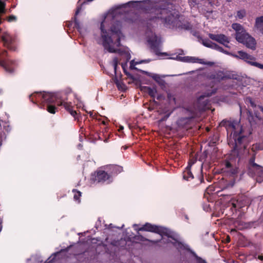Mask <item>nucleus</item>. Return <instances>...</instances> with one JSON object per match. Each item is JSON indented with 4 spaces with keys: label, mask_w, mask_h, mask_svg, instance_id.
<instances>
[{
    "label": "nucleus",
    "mask_w": 263,
    "mask_h": 263,
    "mask_svg": "<svg viewBox=\"0 0 263 263\" xmlns=\"http://www.w3.org/2000/svg\"><path fill=\"white\" fill-rule=\"evenodd\" d=\"M30 101L41 108H46L50 114H54L58 110L55 105L60 106L61 101H64L59 93L34 92L29 96Z\"/></svg>",
    "instance_id": "obj_4"
},
{
    "label": "nucleus",
    "mask_w": 263,
    "mask_h": 263,
    "mask_svg": "<svg viewBox=\"0 0 263 263\" xmlns=\"http://www.w3.org/2000/svg\"><path fill=\"white\" fill-rule=\"evenodd\" d=\"M110 175L103 170H98L91 175V180L93 183H103L110 178Z\"/></svg>",
    "instance_id": "obj_10"
},
{
    "label": "nucleus",
    "mask_w": 263,
    "mask_h": 263,
    "mask_svg": "<svg viewBox=\"0 0 263 263\" xmlns=\"http://www.w3.org/2000/svg\"><path fill=\"white\" fill-rule=\"evenodd\" d=\"M151 61H152L151 59L143 60H141V61H140L139 62L135 63V65H137V64H141V63H147L150 62Z\"/></svg>",
    "instance_id": "obj_38"
},
{
    "label": "nucleus",
    "mask_w": 263,
    "mask_h": 263,
    "mask_svg": "<svg viewBox=\"0 0 263 263\" xmlns=\"http://www.w3.org/2000/svg\"><path fill=\"white\" fill-rule=\"evenodd\" d=\"M6 4L4 2H2L0 1V13H4L5 12V8Z\"/></svg>",
    "instance_id": "obj_33"
},
{
    "label": "nucleus",
    "mask_w": 263,
    "mask_h": 263,
    "mask_svg": "<svg viewBox=\"0 0 263 263\" xmlns=\"http://www.w3.org/2000/svg\"><path fill=\"white\" fill-rule=\"evenodd\" d=\"M147 1V0H145V1H143V2H146Z\"/></svg>",
    "instance_id": "obj_57"
},
{
    "label": "nucleus",
    "mask_w": 263,
    "mask_h": 263,
    "mask_svg": "<svg viewBox=\"0 0 263 263\" xmlns=\"http://www.w3.org/2000/svg\"><path fill=\"white\" fill-rule=\"evenodd\" d=\"M225 166L226 168H229L232 167V164H231V162H230L228 161H227L225 163Z\"/></svg>",
    "instance_id": "obj_40"
},
{
    "label": "nucleus",
    "mask_w": 263,
    "mask_h": 263,
    "mask_svg": "<svg viewBox=\"0 0 263 263\" xmlns=\"http://www.w3.org/2000/svg\"><path fill=\"white\" fill-rule=\"evenodd\" d=\"M159 226L146 222L142 227L135 229L137 231H147L157 234Z\"/></svg>",
    "instance_id": "obj_18"
},
{
    "label": "nucleus",
    "mask_w": 263,
    "mask_h": 263,
    "mask_svg": "<svg viewBox=\"0 0 263 263\" xmlns=\"http://www.w3.org/2000/svg\"><path fill=\"white\" fill-rule=\"evenodd\" d=\"M209 37L212 40L215 41L223 45L227 48H230L229 43H230L229 38L223 34H214L212 33L209 34Z\"/></svg>",
    "instance_id": "obj_12"
},
{
    "label": "nucleus",
    "mask_w": 263,
    "mask_h": 263,
    "mask_svg": "<svg viewBox=\"0 0 263 263\" xmlns=\"http://www.w3.org/2000/svg\"><path fill=\"white\" fill-rule=\"evenodd\" d=\"M191 118H181L178 121V124L179 126L183 128H187L186 125L190 121Z\"/></svg>",
    "instance_id": "obj_27"
},
{
    "label": "nucleus",
    "mask_w": 263,
    "mask_h": 263,
    "mask_svg": "<svg viewBox=\"0 0 263 263\" xmlns=\"http://www.w3.org/2000/svg\"><path fill=\"white\" fill-rule=\"evenodd\" d=\"M133 63H134V61H131V63H130V67H131V68H132V66H133Z\"/></svg>",
    "instance_id": "obj_51"
},
{
    "label": "nucleus",
    "mask_w": 263,
    "mask_h": 263,
    "mask_svg": "<svg viewBox=\"0 0 263 263\" xmlns=\"http://www.w3.org/2000/svg\"><path fill=\"white\" fill-rule=\"evenodd\" d=\"M202 44L208 48H211L212 49H214L217 50V51H219L221 52L226 53L227 54H229L230 53L224 50L222 47L219 46L218 45L213 43L212 41H211L210 40L208 39H204L202 40Z\"/></svg>",
    "instance_id": "obj_15"
},
{
    "label": "nucleus",
    "mask_w": 263,
    "mask_h": 263,
    "mask_svg": "<svg viewBox=\"0 0 263 263\" xmlns=\"http://www.w3.org/2000/svg\"><path fill=\"white\" fill-rule=\"evenodd\" d=\"M7 20L9 22L15 21L16 20V17L13 15H10L8 16Z\"/></svg>",
    "instance_id": "obj_36"
},
{
    "label": "nucleus",
    "mask_w": 263,
    "mask_h": 263,
    "mask_svg": "<svg viewBox=\"0 0 263 263\" xmlns=\"http://www.w3.org/2000/svg\"><path fill=\"white\" fill-rule=\"evenodd\" d=\"M251 149L254 153H255L256 151L263 150V142L253 144Z\"/></svg>",
    "instance_id": "obj_28"
},
{
    "label": "nucleus",
    "mask_w": 263,
    "mask_h": 263,
    "mask_svg": "<svg viewBox=\"0 0 263 263\" xmlns=\"http://www.w3.org/2000/svg\"><path fill=\"white\" fill-rule=\"evenodd\" d=\"M138 234L135 235L134 237V239L136 241H148L150 242H152L153 244H156L158 242L159 240H153L149 239L148 238H146L143 236L142 235L140 234L139 233V231H137Z\"/></svg>",
    "instance_id": "obj_25"
},
{
    "label": "nucleus",
    "mask_w": 263,
    "mask_h": 263,
    "mask_svg": "<svg viewBox=\"0 0 263 263\" xmlns=\"http://www.w3.org/2000/svg\"><path fill=\"white\" fill-rule=\"evenodd\" d=\"M123 129V127H121V128H120V129Z\"/></svg>",
    "instance_id": "obj_58"
},
{
    "label": "nucleus",
    "mask_w": 263,
    "mask_h": 263,
    "mask_svg": "<svg viewBox=\"0 0 263 263\" xmlns=\"http://www.w3.org/2000/svg\"><path fill=\"white\" fill-rule=\"evenodd\" d=\"M176 242H172V244L174 247H175L178 250H184L187 251L191 252L196 257V259L199 263H205V260H203L201 258L197 256L196 254L193 252L190 248L189 246L187 245L184 244L180 241H177L176 239Z\"/></svg>",
    "instance_id": "obj_13"
},
{
    "label": "nucleus",
    "mask_w": 263,
    "mask_h": 263,
    "mask_svg": "<svg viewBox=\"0 0 263 263\" xmlns=\"http://www.w3.org/2000/svg\"><path fill=\"white\" fill-rule=\"evenodd\" d=\"M70 247H68L65 249L61 250L60 251L57 252L54 254L55 255L60 254L62 252H67L69 249Z\"/></svg>",
    "instance_id": "obj_41"
},
{
    "label": "nucleus",
    "mask_w": 263,
    "mask_h": 263,
    "mask_svg": "<svg viewBox=\"0 0 263 263\" xmlns=\"http://www.w3.org/2000/svg\"><path fill=\"white\" fill-rule=\"evenodd\" d=\"M216 91L209 90L204 92L198 98L196 106L199 110L204 111L210 108L211 104L209 98Z\"/></svg>",
    "instance_id": "obj_8"
},
{
    "label": "nucleus",
    "mask_w": 263,
    "mask_h": 263,
    "mask_svg": "<svg viewBox=\"0 0 263 263\" xmlns=\"http://www.w3.org/2000/svg\"><path fill=\"white\" fill-rule=\"evenodd\" d=\"M71 25H72V23H70V22H69V23H68V24L67 27H68V28H70V27H71Z\"/></svg>",
    "instance_id": "obj_49"
},
{
    "label": "nucleus",
    "mask_w": 263,
    "mask_h": 263,
    "mask_svg": "<svg viewBox=\"0 0 263 263\" xmlns=\"http://www.w3.org/2000/svg\"><path fill=\"white\" fill-rule=\"evenodd\" d=\"M58 104L60 105H63L65 109L67 110L72 116L76 118L77 113L76 111L72 109L73 107L72 106L71 103L66 102L64 100V101H61L60 104Z\"/></svg>",
    "instance_id": "obj_21"
},
{
    "label": "nucleus",
    "mask_w": 263,
    "mask_h": 263,
    "mask_svg": "<svg viewBox=\"0 0 263 263\" xmlns=\"http://www.w3.org/2000/svg\"><path fill=\"white\" fill-rule=\"evenodd\" d=\"M2 39L4 45L7 48L12 51L15 50L16 47L13 44L14 40L10 34L5 33L2 35Z\"/></svg>",
    "instance_id": "obj_14"
},
{
    "label": "nucleus",
    "mask_w": 263,
    "mask_h": 263,
    "mask_svg": "<svg viewBox=\"0 0 263 263\" xmlns=\"http://www.w3.org/2000/svg\"><path fill=\"white\" fill-rule=\"evenodd\" d=\"M172 4H167L166 7L157 10L156 15L149 18L151 21H161L164 27L170 28H176L179 30H191L192 25L186 20H179L178 11L173 8Z\"/></svg>",
    "instance_id": "obj_2"
},
{
    "label": "nucleus",
    "mask_w": 263,
    "mask_h": 263,
    "mask_svg": "<svg viewBox=\"0 0 263 263\" xmlns=\"http://www.w3.org/2000/svg\"><path fill=\"white\" fill-rule=\"evenodd\" d=\"M233 186V184L231 183H228L227 184V185L226 187H223V190L228 188V187H232Z\"/></svg>",
    "instance_id": "obj_42"
},
{
    "label": "nucleus",
    "mask_w": 263,
    "mask_h": 263,
    "mask_svg": "<svg viewBox=\"0 0 263 263\" xmlns=\"http://www.w3.org/2000/svg\"><path fill=\"white\" fill-rule=\"evenodd\" d=\"M79 254H80V253L74 254V255H79Z\"/></svg>",
    "instance_id": "obj_56"
},
{
    "label": "nucleus",
    "mask_w": 263,
    "mask_h": 263,
    "mask_svg": "<svg viewBox=\"0 0 263 263\" xmlns=\"http://www.w3.org/2000/svg\"><path fill=\"white\" fill-rule=\"evenodd\" d=\"M164 243H168L170 241L168 240H167L166 241H164Z\"/></svg>",
    "instance_id": "obj_54"
},
{
    "label": "nucleus",
    "mask_w": 263,
    "mask_h": 263,
    "mask_svg": "<svg viewBox=\"0 0 263 263\" xmlns=\"http://www.w3.org/2000/svg\"><path fill=\"white\" fill-rule=\"evenodd\" d=\"M193 163L189 162L185 170L183 172V178L184 180L189 181L194 178V176L191 171V167Z\"/></svg>",
    "instance_id": "obj_20"
},
{
    "label": "nucleus",
    "mask_w": 263,
    "mask_h": 263,
    "mask_svg": "<svg viewBox=\"0 0 263 263\" xmlns=\"http://www.w3.org/2000/svg\"><path fill=\"white\" fill-rule=\"evenodd\" d=\"M238 125V122L236 120H223L219 124L221 127H224L227 131V134H233V139L234 140L232 152L234 155H238V150L241 149H245L247 148L248 144L250 142L249 135L251 134L250 132L248 136L244 133L242 127L239 131H236V126Z\"/></svg>",
    "instance_id": "obj_3"
},
{
    "label": "nucleus",
    "mask_w": 263,
    "mask_h": 263,
    "mask_svg": "<svg viewBox=\"0 0 263 263\" xmlns=\"http://www.w3.org/2000/svg\"><path fill=\"white\" fill-rule=\"evenodd\" d=\"M257 258L258 259L260 260L261 261H263V255H258L257 257Z\"/></svg>",
    "instance_id": "obj_45"
},
{
    "label": "nucleus",
    "mask_w": 263,
    "mask_h": 263,
    "mask_svg": "<svg viewBox=\"0 0 263 263\" xmlns=\"http://www.w3.org/2000/svg\"><path fill=\"white\" fill-rule=\"evenodd\" d=\"M147 41L151 50L157 55H167L166 52H161L160 48L162 46L161 37L155 33H152L151 35L147 37Z\"/></svg>",
    "instance_id": "obj_6"
},
{
    "label": "nucleus",
    "mask_w": 263,
    "mask_h": 263,
    "mask_svg": "<svg viewBox=\"0 0 263 263\" xmlns=\"http://www.w3.org/2000/svg\"><path fill=\"white\" fill-rule=\"evenodd\" d=\"M127 148H128V146L125 145V146H123L121 148L123 149L124 150H126L127 149Z\"/></svg>",
    "instance_id": "obj_47"
},
{
    "label": "nucleus",
    "mask_w": 263,
    "mask_h": 263,
    "mask_svg": "<svg viewBox=\"0 0 263 263\" xmlns=\"http://www.w3.org/2000/svg\"><path fill=\"white\" fill-rule=\"evenodd\" d=\"M137 224H135L133 226V227H137Z\"/></svg>",
    "instance_id": "obj_55"
},
{
    "label": "nucleus",
    "mask_w": 263,
    "mask_h": 263,
    "mask_svg": "<svg viewBox=\"0 0 263 263\" xmlns=\"http://www.w3.org/2000/svg\"><path fill=\"white\" fill-rule=\"evenodd\" d=\"M181 61L189 63H198L200 64H203V60L200 59H198L193 57H180Z\"/></svg>",
    "instance_id": "obj_24"
},
{
    "label": "nucleus",
    "mask_w": 263,
    "mask_h": 263,
    "mask_svg": "<svg viewBox=\"0 0 263 263\" xmlns=\"http://www.w3.org/2000/svg\"><path fill=\"white\" fill-rule=\"evenodd\" d=\"M58 104L60 105H63L65 109L67 110L72 116L76 118L77 113L76 111L72 109L73 107L72 106L71 103L66 102L64 100V101H61L60 104Z\"/></svg>",
    "instance_id": "obj_22"
},
{
    "label": "nucleus",
    "mask_w": 263,
    "mask_h": 263,
    "mask_svg": "<svg viewBox=\"0 0 263 263\" xmlns=\"http://www.w3.org/2000/svg\"><path fill=\"white\" fill-rule=\"evenodd\" d=\"M247 203L246 197L243 195L237 196L236 197L232 199L230 201V203L231 204L232 208L235 211L245 206Z\"/></svg>",
    "instance_id": "obj_11"
},
{
    "label": "nucleus",
    "mask_w": 263,
    "mask_h": 263,
    "mask_svg": "<svg viewBox=\"0 0 263 263\" xmlns=\"http://www.w3.org/2000/svg\"><path fill=\"white\" fill-rule=\"evenodd\" d=\"M227 240L228 242H229L230 241V238L229 236H228V239H227Z\"/></svg>",
    "instance_id": "obj_53"
},
{
    "label": "nucleus",
    "mask_w": 263,
    "mask_h": 263,
    "mask_svg": "<svg viewBox=\"0 0 263 263\" xmlns=\"http://www.w3.org/2000/svg\"><path fill=\"white\" fill-rule=\"evenodd\" d=\"M93 0H86L84 1L81 5L77 6V10L75 12L74 16L72 18L74 21V26L73 28L78 29V31H80L81 29L80 23L79 20L77 19V16L80 13L82 9V5L87 3V2H90L92 1Z\"/></svg>",
    "instance_id": "obj_17"
},
{
    "label": "nucleus",
    "mask_w": 263,
    "mask_h": 263,
    "mask_svg": "<svg viewBox=\"0 0 263 263\" xmlns=\"http://www.w3.org/2000/svg\"><path fill=\"white\" fill-rule=\"evenodd\" d=\"M122 68L123 69V70H124V72L126 76H127L128 77H130V78L133 79V77L129 72L126 71V69H125V68L124 67L123 65H122Z\"/></svg>",
    "instance_id": "obj_39"
},
{
    "label": "nucleus",
    "mask_w": 263,
    "mask_h": 263,
    "mask_svg": "<svg viewBox=\"0 0 263 263\" xmlns=\"http://www.w3.org/2000/svg\"><path fill=\"white\" fill-rule=\"evenodd\" d=\"M189 3L191 7H194L198 4L196 0H189Z\"/></svg>",
    "instance_id": "obj_37"
},
{
    "label": "nucleus",
    "mask_w": 263,
    "mask_h": 263,
    "mask_svg": "<svg viewBox=\"0 0 263 263\" xmlns=\"http://www.w3.org/2000/svg\"><path fill=\"white\" fill-rule=\"evenodd\" d=\"M245 14H246V13L244 10H240V11H237V16L239 18L241 19L245 16Z\"/></svg>",
    "instance_id": "obj_32"
},
{
    "label": "nucleus",
    "mask_w": 263,
    "mask_h": 263,
    "mask_svg": "<svg viewBox=\"0 0 263 263\" xmlns=\"http://www.w3.org/2000/svg\"><path fill=\"white\" fill-rule=\"evenodd\" d=\"M73 193V199L75 201H78V202H80V197L82 195V193L77 190V189H73L72 191Z\"/></svg>",
    "instance_id": "obj_29"
},
{
    "label": "nucleus",
    "mask_w": 263,
    "mask_h": 263,
    "mask_svg": "<svg viewBox=\"0 0 263 263\" xmlns=\"http://www.w3.org/2000/svg\"><path fill=\"white\" fill-rule=\"evenodd\" d=\"M105 20L101 24V37L102 45L104 49L110 53H118L120 54H125L127 60L130 58V54L125 50H122L118 48L121 45V39L123 35L121 31V24L119 22L112 25L107 31L105 29Z\"/></svg>",
    "instance_id": "obj_1"
},
{
    "label": "nucleus",
    "mask_w": 263,
    "mask_h": 263,
    "mask_svg": "<svg viewBox=\"0 0 263 263\" xmlns=\"http://www.w3.org/2000/svg\"><path fill=\"white\" fill-rule=\"evenodd\" d=\"M213 12V11H212V10H211V11H208L206 12V16H207V17H209V16H210V14L211 13H212Z\"/></svg>",
    "instance_id": "obj_43"
},
{
    "label": "nucleus",
    "mask_w": 263,
    "mask_h": 263,
    "mask_svg": "<svg viewBox=\"0 0 263 263\" xmlns=\"http://www.w3.org/2000/svg\"><path fill=\"white\" fill-rule=\"evenodd\" d=\"M238 55H233V56L236 58H239L244 60L245 62L249 63L251 65L252 63L254 62L253 61L255 60L254 57L242 51H238Z\"/></svg>",
    "instance_id": "obj_16"
},
{
    "label": "nucleus",
    "mask_w": 263,
    "mask_h": 263,
    "mask_svg": "<svg viewBox=\"0 0 263 263\" xmlns=\"http://www.w3.org/2000/svg\"><path fill=\"white\" fill-rule=\"evenodd\" d=\"M232 28L236 31V40L239 43L245 45L247 48L252 50L256 48V41L251 36L241 25L238 23H233Z\"/></svg>",
    "instance_id": "obj_5"
},
{
    "label": "nucleus",
    "mask_w": 263,
    "mask_h": 263,
    "mask_svg": "<svg viewBox=\"0 0 263 263\" xmlns=\"http://www.w3.org/2000/svg\"><path fill=\"white\" fill-rule=\"evenodd\" d=\"M0 66L9 73H12L14 72L15 61L8 58L7 52L6 50H4L0 55Z\"/></svg>",
    "instance_id": "obj_9"
},
{
    "label": "nucleus",
    "mask_w": 263,
    "mask_h": 263,
    "mask_svg": "<svg viewBox=\"0 0 263 263\" xmlns=\"http://www.w3.org/2000/svg\"><path fill=\"white\" fill-rule=\"evenodd\" d=\"M227 240L228 242H229L230 241V238L229 236H228V239H227Z\"/></svg>",
    "instance_id": "obj_52"
},
{
    "label": "nucleus",
    "mask_w": 263,
    "mask_h": 263,
    "mask_svg": "<svg viewBox=\"0 0 263 263\" xmlns=\"http://www.w3.org/2000/svg\"><path fill=\"white\" fill-rule=\"evenodd\" d=\"M138 2H136V1H130L129 2H128V3L126 4V5H129L132 4H134V3H137Z\"/></svg>",
    "instance_id": "obj_46"
},
{
    "label": "nucleus",
    "mask_w": 263,
    "mask_h": 263,
    "mask_svg": "<svg viewBox=\"0 0 263 263\" xmlns=\"http://www.w3.org/2000/svg\"><path fill=\"white\" fill-rule=\"evenodd\" d=\"M252 66H255L258 68H260L261 69H263V64H260L257 62H253L251 63Z\"/></svg>",
    "instance_id": "obj_35"
},
{
    "label": "nucleus",
    "mask_w": 263,
    "mask_h": 263,
    "mask_svg": "<svg viewBox=\"0 0 263 263\" xmlns=\"http://www.w3.org/2000/svg\"><path fill=\"white\" fill-rule=\"evenodd\" d=\"M167 98L170 102H173L176 104V98L173 95L170 93H167Z\"/></svg>",
    "instance_id": "obj_31"
},
{
    "label": "nucleus",
    "mask_w": 263,
    "mask_h": 263,
    "mask_svg": "<svg viewBox=\"0 0 263 263\" xmlns=\"http://www.w3.org/2000/svg\"><path fill=\"white\" fill-rule=\"evenodd\" d=\"M208 1L209 2L210 4H211V5H213V4H214L216 0H208Z\"/></svg>",
    "instance_id": "obj_44"
},
{
    "label": "nucleus",
    "mask_w": 263,
    "mask_h": 263,
    "mask_svg": "<svg viewBox=\"0 0 263 263\" xmlns=\"http://www.w3.org/2000/svg\"><path fill=\"white\" fill-rule=\"evenodd\" d=\"M160 99H161V96L160 95H158L157 96V99L159 100H160Z\"/></svg>",
    "instance_id": "obj_50"
},
{
    "label": "nucleus",
    "mask_w": 263,
    "mask_h": 263,
    "mask_svg": "<svg viewBox=\"0 0 263 263\" xmlns=\"http://www.w3.org/2000/svg\"><path fill=\"white\" fill-rule=\"evenodd\" d=\"M224 78V77H223L221 78V79H223Z\"/></svg>",
    "instance_id": "obj_59"
},
{
    "label": "nucleus",
    "mask_w": 263,
    "mask_h": 263,
    "mask_svg": "<svg viewBox=\"0 0 263 263\" xmlns=\"http://www.w3.org/2000/svg\"><path fill=\"white\" fill-rule=\"evenodd\" d=\"M256 153H253L249 161L248 167V174L252 177H263V167L255 163Z\"/></svg>",
    "instance_id": "obj_7"
},
{
    "label": "nucleus",
    "mask_w": 263,
    "mask_h": 263,
    "mask_svg": "<svg viewBox=\"0 0 263 263\" xmlns=\"http://www.w3.org/2000/svg\"><path fill=\"white\" fill-rule=\"evenodd\" d=\"M171 112H170L168 113H167L165 115H164L159 120L160 122H163V121H166L168 118V117L170 116L171 114Z\"/></svg>",
    "instance_id": "obj_34"
},
{
    "label": "nucleus",
    "mask_w": 263,
    "mask_h": 263,
    "mask_svg": "<svg viewBox=\"0 0 263 263\" xmlns=\"http://www.w3.org/2000/svg\"><path fill=\"white\" fill-rule=\"evenodd\" d=\"M157 234H158L161 236V238L158 240V242L162 240L163 236H167L168 238H171L173 240H176V239L172 235V232L166 228L159 226Z\"/></svg>",
    "instance_id": "obj_19"
},
{
    "label": "nucleus",
    "mask_w": 263,
    "mask_h": 263,
    "mask_svg": "<svg viewBox=\"0 0 263 263\" xmlns=\"http://www.w3.org/2000/svg\"><path fill=\"white\" fill-rule=\"evenodd\" d=\"M259 108L260 109V110L263 113V107L259 106Z\"/></svg>",
    "instance_id": "obj_48"
},
{
    "label": "nucleus",
    "mask_w": 263,
    "mask_h": 263,
    "mask_svg": "<svg viewBox=\"0 0 263 263\" xmlns=\"http://www.w3.org/2000/svg\"><path fill=\"white\" fill-rule=\"evenodd\" d=\"M254 27L257 31L263 34V15L256 18Z\"/></svg>",
    "instance_id": "obj_23"
},
{
    "label": "nucleus",
    "mask_w": 263,
    "mask_h": 263,
    "mask_svg": "<svg viewBox=\"0 0 263 263\" xmlns=\"http://www.w3.org/2000/svg\"><path fill=\"white\" fill-rule=\"evenodd\" d=\"M144 89L151 97H155V94L157 92L156 89L152 88L150 87H145Z\"/></svg>",
    "instance_id": "obj_30"
},
{
    "label": "nucleus",
    "mask_w": 263,
    "mask_h": 263,
    "mask_svg": "<svg viewBox=\"0 0 263 263\" xmlns=\"http://www.w3.org/2000/svg\"><path fill=\"white\" fill-rule=\"evenodd\" d=\"M119 63V60H118V58H117V57H115L113 59L112 61L111 62L112 66L114 67V72H115V77L114 78V82L117 85H118L119 81L118 79V76H117V66H118Z\"/></svg>",
    "instance_id": "obj_26"
}]
</instances>
